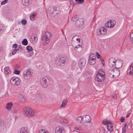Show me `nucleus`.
I'll return each mask as SVG.
<instances>
[{
    "instance_id": "obj_1",
    "label": "nucleus",
    "mask_w": 133,
    "mask_h": 133,
    "mask_svg": "<svg viewBox=\"0 0 133 133\" xmlns=\"http://www.w3.org/2000/svg\"><path fill=\"white\" fill-rule=\"evenodd\" d=\"M51 36L50 33L49 32L46 31L43 32L41 36V39L44 45H47L50 42V38Z\"/></svg>"
},
{
    "instance_id": "obj_2",
    "label": "nucleus",
    "mask_w": 133,
    "mask_h": 133,
    "mask_svg": "<svg viewBox=\"0 0 133 133\" xmlns=\"http://www.w3.org/2000/svg\"><path fill=\"white\" fill-rule=\"evenodd\" d=\"M95 79L98 82H102L105 79V74L104 70L101 69L97 72L95 77Z\"/></svg>"
},
{
    "instance_id": "obj_3",
    "label": "nucleus",
    "mask_w": 133,
    "mask_h": 133,
    "mask_svg": "<svg viewBox=\"0 0 133 133\" xmlns=\"http://www.w3.org/2000/svg\"><path fill=\"white\" fill-rule=\"evenodd\" d=\"M24 115L28 117H32L33 115V110L28 107H25L23 109Z\"/></svg>"
},
{
    "instance_id": "obj_4",
    "label": "nucleus",
    "mask_w": 133,
    "mask_h": 133,
    "mask_svg": "<svg viewBox=\"0 0 133 133\" xmlns=\"http://www.w3.org/2000/svg\"><path fill=\"white\" fill-rule=\"evenodd\" d=\"M50 76L47 75L42 78L41 80V83L42 86L44 88L47 87L49 82Z\"/></svg>"
},
{
    "instance_id": "obj_5",
    "label": "nucleus",
    "mask_w": 133,
    "mask_h": 133,
    "mask_svg": "<svg viewBox=\"0 0 133 133\" xmlns=\"http://www.w3.org/2000/svg\"><path fill=\"white\" fill-rule=\"evenodd\" d=\"M112 122L108 120L104 119L103 121V124L104 125H107V128L110 132H112L113 130Z\"/></svg>"
},
{
    "instance_id": "obj_6",
    "label": "nucleus",
    "mask_w": 133,
    "mask_h": 133,
    "mask_svg": "<svg viewBox=\"0 0 133 133\" xmlns=\"http://www.w3.org/2000/svg\"><path fill=\"white\" fill-rule=\"evenodd\" d=\"M96 62V57L95 55L93 53H91L89 55L88 60L89 64L91 65L95 64Z\"/></svg>"
},
{
    "instance_id": "obj_7",
    "label": "nucleus",
    "mask_w": 133,
    "mask_h": 133,
    "mask_svg": "<svg viewBox=\"0 0 133 133\" xmlns=\"http://www.w3.org/2000/svg\"><path fill=\"white\" fill-rule=\"evenodd\" d=\"M76 26L78 29H82L84 27V21L82 19L77 20L76 22Z\"/></svg>"
},
{
    "instance_id": "obj_8",
    "label": "nucleus",
    "mask_w": 133,
    "mask_h": 133,
    "mask_svg": "<svg viewBox=\"0 0 133 133\" xmlns=\"http://www.w3.org/2000/svg\"><path fill=\"white\" fill-rule=\"evenodd\" d=\"M115 23V22L114 20H109L106 23L105 26L108 28H112L114 26Z\"/></svg>"
},
{
    "instance_id": "obj_9",
    "label": "nucleus",
    "mask_w": 133,
    "mask_h": 133,
    "mask_svg": "<svg viewBox=\"0 0 133 133\" xmlns=\"http://www.w3.org/2000/svg\"><path fill=\"white\" fill-rule=\"evenodd\" d=\"M30 69H27L23 72V76L25 79H29L32 76L31 73L30 72Z\"/></svg>"
},
{
    "instance_id": "obj_10",
    "label": "nucleus",
    "mask_w": 133,
    "mask_h": 133,
    "mask_svg": "<svg viewBox=\"0 0 133 133\" xmlns=\"http://www.w3.org/2000/svg\"><path fill=\"white\" fill-rule=\"evenodd\" d=\"M91 119L90 118V116L88 115H86L83 116V123L84 125L86 126H88L87 124L90 122Z\"/></svg>"
},
{
    "instance_id": "obj_11",
    "label": "nucleus",
    "mask_w": 133,
    "mask_h": 133,
    "mask_svg": "<svg viewBox=\"0 0 133 133\" xmlns=\"http://www.w3.org/2000/svg\"><path fill=\"white\" fill-rule=\"evenodd\" d=\"M55 133H65V131L64 128L61 126L56 127L55 130Z\"/></svg>"
},
{
    "instance_id": "obj_12",
    "label": "nucleus",
    "mask_w": 133,
    "mask_h": 133,
    "mask_svg": "<svg viewBox=\"0 0 133 133\" xmlns=\"http://www.w3.org/2000/svg\"><path fill=\"white\" fill-rule=\"evenodd\" d=\"M86 61L85 58H81L79 63V66L81 68H84L86 64Z\"/></svg>"
},
{
    "instance_id": "obj_13",
    "label": "nucleus",
    "mask_w": 133,
    "mask_h": 133,
    "mask_svg": "<svg viewBox=\"0 0 133 133\" xmlns=\"http://www.w3.org/2000/svg\"><path fill=\"white\" fill-rule=\"evenodd\" d=\"M116 60L114 57L110 58L109 60V65L110 67H113L115 66Z\"/></svg>"
},
{
    "instance_id": "obj_14",
    "label": "nucleus",
    "mask_w": 133,
    "mask_h": 133,
    "mask_svg": "<svg viewBox=\"0 0 133 133\" xmlns=\"http://www.w3.org/2000/svg\"><path fill=\"white\" fill-rule=\"evenodd\" d=\"M121 67V66L120 67H119L118 68H117V67H115V68H116L117 70H116V69H114V73H113L114 75L113 76V78L115 77V78H116L118 77L119 75L120 74V71L119 70H118V69L120 68Z\"/></svg>"
},
{
    "instance_id": "obj_15",
    "label": "nucleus",
    "mask_w": 133,
    "mask_h": 133,
    "mask_svg": "<svg viewBox=\"0 0 133 133\" xmlns=\"http://www.w3.org/2000/svg\"><path fill=\"white\" fill-rule=\"evenodd\" d=\"M17 133H28V129L26 127H23L18 131Z\"/></svg>"
},
{
    "instance_id": "obj_16",
    "label": "nucleus",
    "mask_w": 133,
    "mask_h": 133,
    "mask_svg": "<svg viewBox=\"0 0 133 133\" xmlns=\"http://www.w3.org/2000/svg\"><path fill=\"white\" fill-rule=\"evenodd\" d=\"M114 68H110L107 71V74L111 78H113V76L114 75Z\"/></svg>"
},
{
    "instance_id": "obj_17",
    "label": "nucleus",
    "mask_w": 133,
    "mask_h": 133,
    "mask_svg": "<svg viewBox=\"0 0 133 133\" xmlns=\"http://www.w3.org/2000/svg\"><path fill=\"white\" fill-rule=\"evenodd\" d=\"M128 73L130 75H133V63H131L129 67Z\"/></svg>"
},
{
    "instance_id": "obj_18",
    "label": "nucleus",
    "mask_w": 133,
    "mask_h": 133,
    "mask_svg": "<svg viewBox=\"0 0 133 133\" xmlns=\"http://www.w3.org/2000/svg\"><path fill=\"white\" fill-rule=\"evenodd\" d=\"M99 31L100 34L102 35L105 34L107 32L106 28L104 27H102L100 28Z\"/></svg>"
},
{
    "instance_id": "obj_19",
    "label": "nucleus",
    "mask_w": 133,
    "mask_h": 133,
    "mask_svg": "<svg viewBox=\"0 0 133 133\" xmlns=\"http://www.w3.org/2000/svg\"><path fill=\"white\" fill-rule=\"evenodd\" d=\"M75 49L76 51L78 52H81L83 48L82 47H80L79 44L76 47H75Z\"/></svg>"
},
{
    "instance_id": "obj_20",
    "label": "nucleus",
    "mask_w": 133,
    "mask_h": 133,
    "mask_svg": "<svg viewBox=\"0 0 133 133\" xmlns=\"http://www.w3.org/2000/svg\"><path fill=\"white\" fill-rule=\"evenodd\" d=\"M59 60V62L60 63H62L64 64L65 63L66 61V58L64 57H61L58 59Z\"/></svg>"
},
{
    "instance_id": "obj_21",
    "label": "nucleus",
    "mask_w": 133,
    "mask_h": 133,
    "mask_svg": "<svg viewBox=\"0 0 133 133\" xmlns=\"http://www.w3.org/2000/svg\"><path fill=\"white\" fill-rule=\"evenodd\" d=\"M13 104L11 102L8 103H7L6 108L8 110H11V108Z\"/></svg>"
},
{
    "instance_id": "obj_22",
    "label": "nucleus",
    "mask_w": 133,
    "mask_h": 133,
    "mask_svg": "<svg viewBox=\"0 0 133 133\" xmlns=\"http://www.w3.org/2000/svg\"><path fill=\"white\" fill-rule=\"evenodd\" d=\"M19 98L21 102H23L25 100V98L24 96L22 94H20L19 95Z\"/></svg>"
},
{
    "instance_id": "obj_23",
    "label": "nucleus",
    "mask_w": 133,
    "mask_h": 133,
    "mask_svg": "<svg viewBox=\"0 0 133 133\" xmlns=\"http://www.w3.org/2000/svg\"><path fill=\"white\" fill-rule=\"evenodd\" d=\"M22 3L25 6H28L30 4L29 0H22Z\"/></svg>"
},
{
    "instance_id": "obj_24",
    "label": "nucleus",
    "mask_w": 133,
    "mask_h": 133,
    "mask_svg": "<svg viewBox=\"0 0 133 133\" xmlns=\"http://www.w3.org/2000/svg\"><path fill=\"white\" fill-rule=\"evenodd\" d=\"M68 102V101L66 99H64L61 105V107L62 108L64 107L66 105Z\"/></svg>"
},
{
    "instance_id": "obj_25",
    "label": "nucleus",
    "mask_w": 133,
    "mask_h": 133,
    "mask_svg": "<svg viewBox=\"0 0 133 133\" xmlns=\"http://www.w3.org/2000/svg\"><path fill=\"white\" fill-rule=\"evenodd\" d=\"M4 73L6 74H8L10 73L11 71L10 68L8 67L4 68Z\"/></svg>"
},
{
    "instance_id": "obj_26",
    "label": "nucleus",
    "mask_w": 133,
    "mask_h": 133,
    "mask_svg": "<svg viewBox=\"0 0 133 133\" xmlns=\"http://www.w3.org/2000/svg\"><path fill=\"white\" fill-rule=\"evenodd\" d=\"M83 117L82 116L78 117L77 119V120L78 122L81 123H83Z\"/></svg>"
},
{
    "instance_id": "obj_27",
    "label": "nucleus",
    "mask_w": 133,
    "mask_h": 133,
    "mask_svg": "<svg viewBox=\"0 0 133 133\" xmlns=\"http://www.w3.org/2000/svg\"><path fill=\"white\" fill-rule=\"evenodd\" d=\"M22 43L23 45H27L28 44L27 40L26 39H24L22 42Z\"/></svg>"
},
{
    "instance_id": "obj_28",
    "label": "nucleus",
    "mask_w": 133,
    "mask_h": 133,
    "mask_svg": "<svg viewBox=\"0 0 133 133\" xmlns=\"http://www.w3.org/2000/svg\"><path fill=\"white\" fill-rule=\"evenodd\" d=\"M80 19H78V17H77V15H75L74 16V17H72V18L71 20L72 21H76L78 20H80Z\"/></svg>"
},
{
    "instance_id": "obj_29",
    "label": "nucleus",
    "mask_w": 133,
    "mask_h": 133,
    "mask_svg": "<svg viewBox=\"0 0 133 133\" xmlns=\"http://www.w3.org/2000/svg\"><path fill=\"white\" fill-rule=\"evenodd\" d=\"M17 79L16 80L14 83L16 85H18L20 83V80L18 78H16Z\"/></svg>"
},
{
    "instance_id": "obj_30",
    "label": "nucleus",
    "mask_w": 133,
    "mask_h": 133,
    "mask_svg": "<svg viewBox=\"0 0 133 133\" xmlns=\"http://www.w3.org/2000/svg\"><path fill=\"white\" fill-rule=\"evenodd\" d=\"M127 128L128 127L127 126V124L125 123L124 126L122 128V132H126Z\"/></svg>"
},
{
    "instance_id": "obj_31",
    "label": "nucleus",
    "mask_w": 133,
    "mask_h": 133,
    "mask_svg": "<svg viewBox=\"0 0 133 133\" xmlns=\"http://www.w3.org/2000/svg\"><path fill=\"white\" fill-rule=\"evenodd\" d=\"M38 40V38L37 35L36 34L34 35V44L36 43Z\"/></svg>"
},
{
    "instance_id": "obj_32",
    "label": "nucleus",
    "mask_w": 133,
    "mask_h": 133,
    "mask_svg": "<svg viewBox=\"0 0 133 133\" xmlns=\"http://www.w3.org/2000/svg\"><path fill=\"white\" fill-rule=\"evenodd\" d=\"M26 49L29 51H32L33 50L32 48L30 46H28L26 47Z\"/></svg>"
},
{
    "instance_id": "obj_33",
    "label": "nucleus",
    "mask_w": 133,
    "mask_h": 133,
    "mask_svg": "<svg viewBox=\"0 0 133 133\" xmlns=\"http://www.w3.org/2000/svg\"><path fill=\"white\" fill-rule=\"evenodd\" d=\"M39 133H49L48 131L45 130L41 129L39 131Z\"/></svg>"
},
{
    "instance_id": "obj_34",
    "label": "nucleus",
    "mask_w": 133,
    "mask_h": 133,
    "mask_svg": "<svg viewBox=\"0 0 133 133\" xmlns=\"http://www.w3.org/2000/svg\"><path fill=\"white\" fill-rule=\"evenodd\" d=\"M78 3V4H82L84 2V0H75Z\"/></svg>"
},
{
    "instance_id": "obj_35",
    "label": "nucleus",
    "mask_w": 133,
    "mask_h": 133,
    "mask_svg": "<svg viewBox=\"0 0 133 133\" xmlns=\"http://www.w3.org/2000/svg\"><path fill=\"white\" fill-rule=\"evenodd\" d=\"M23 25H25L27 24V21L26 20L23 19L21 21Z\"/></svg>"
},
{
    "instance_id": "obj_36",
    "label": "nucleus",
    "mask_w": 133,
    "mask_h": 133,
    "mask_svg": "<svg viewBox=\"0 0 133 133\" xmlns=\"http://www.w3.org/2000/svg\"><path fill=\"white\" fill-rule=\"evenodd\" d=\"M8 0H4L1 3V4L2 5L5 4L8 2Z\"/></svg>"
},
{
    "instance_id": "obj_37",
    "label": "nucleus",
    "mask_w": 133,
    "mask_h": 133,
    "mask_svg": "<svg viewBox=\"0 0 133 133\" xmlns=\"http://www.w3.org/2000/svg\"><path fill=\"white\" fill-rule=\"evenodd\" d=\"M20 72V71L18 70H17L15 69L14 71V73L18 75Z\"/></svg>"
},
{
    "instance_id": "obj_38",
    "label": "nucleus",
    "mask_w": 133,
    "mask_h": 133,
    "mask_svg": "<svg viewBox=\"0 0 133 133\" xmlns=\"http://www.w3.org/2000/svg\"><path fill=\"white\" fill-rule=\"evenodd\" d=\"M67 122L68 121L67 120L65 119H62L61 121V122L62 123H67Z\"/></svg>"
},
{
    "instance_id": "obj_39",
    "label": "nucleus",
    "mask_w": 133,
    "mask_h": 133,
    "mask_svg": "<svg viewBox=\"0 0 133 133\" xmlns=\"http://www.w3.org/2000/svg\"><path fill=\"white\" fill-rule=\"evenodd\" d=\"M16 79H17L16 78H15L13 77L11 78V83H13V82H12V81L13 83H14Z\"/></svg>"
},
{
    "instance_id": "obj_40",
    "label": "nucleus",
    "mask_w": 133,
    "mask_h": 133,
    "mask_svg": "<svg viewBox=\"0 0 133 133\" xmlns=\"http://www.w3.org/2000/svg\"><path fill=\"white\" fill-rule=\"evenodd\" d=\"M130 39L132 41H133V32L131 33L130 35Z\"/></svg>"
},
{
    "instance_id": "obj_41",
    "label": "nucleus",
    "mask_w": 133,
    "mask_h": 133,
    "mask_svg": "<svg viewBox=\"0 0 133 133\" xmlns=\"http://www.w3.org/2000/svg\"><path fill=\"white\" fill-rule=\"evenodd\" d=\"M75 129L76 130H80L82 129V128L80 127H75Z\"/></svg>"
},
{
    "instance_id": "obj_42",
    "label": "nucleus",
    "mask_w": 133,
    "mask_h": 133,
    "mask_svg": "<svg viewBox=\"0 0 133 133\" xmlns=\"http://www.w3.org/2000/svg\"><path fill=\"white\" fill-rule=\"evenodd\" d=\"M30 19L32 21L33 20V13L32 14L30 15Z\"/></svg>"
},
{
    "instance_id": "obj_43",
    "label": "nucleus",
    "mask_w": 133,
    "mask_h": 133,
    "mask_svg": "<svg viewBox=\"0 0 133 133\" xmlns=\"http://www.w3.org/2000/svg\"><path fill=\"white\" fill-rule=\"evenodd\" d=\"M17 45L16 44H14L12 46V48H15V49H16V48H17Z\"/></svg>"
},
{
    "instance_id": "obj_44",
    "label": "nucleus",
    "mask_w": 133,
    "mask_h": 133,
    "mask_svg": "<svg viewBox=\"0 0 133 133\" xmlns=\"http://www.w3.org/2000/svg\"><path fill=\"white\" fill-rule=\"evenodd\" d=\"M17 51H16V49H15L12 52V54L13 55H15Z\"/></svg>"
},
{
    "instance_id": "obj_45",
    "label": "nucleus",
    "mask_w": 133,
    "mask_h": 133,
    "mask_svg": "<svg viewBox=\"0 0 133 133\" xmlns=\"http://www.w3.org/2000/svg\"><path fill=\"white\" fill-rule=\"evenodd\" d=\"M96 54L97 57L98 58H99L100 57V55L98 53V52H96Z\"/></svg>"
},
{
    "instance_id": "obj_46",
    "label": "nucleus",
    "mask_w": 133,
    "mask_h": 133,
    "mask_svg": "<svg viewBox=\"0 0 133 133\" xmlns=\"http://www.w3.org/2000/svg\"><path fill=\"white\" fill-rule=\"evenodd\" d=\"M36 96V97H37V98H42L41 95L40 94L37 95Z\"/></svg>"
},
{
    "instance_id": "obj_47",
    "label": "nucleus",
    "mask_w": 133,
    "mask_h": 133,
    "mask_svg": "<svg viewBox=\"0 0 133 133\" xmlns=\"http://www.w3.org/2000/svg\"><path fill=\"white\" fill-rule=\"evenodd\" d=\"M70 4L71 5H73L74 4V1L73 0H70Z\"/></svg>"
},
{
    "instance_id": "obj_48",
    "label": "nucleus",
    "mask_w": 133,
    "mask_h": 133,
    "mask_svg": "<svg viewBox=\"0 0 133 133\" xmlns=\"http://www.w3.org/2000/svg\"><path fill=\"white\" fill-rule=\"evenodd\" d=\"M124 118L123 117H122L120 118V120L121 122H123L124 120Z\"/></svg>"
},
{
    "instance_id": "obj_49",
    "label": "nucleus",
    "mask_w": 133,
    "mask_h": 133,
    "mask_svg": "<svg viewBox=\"0 0 133 133\" xmlns=\"http://www.w3.org/2000/svg\"><path fill=\"white\" fill-rule=\"evenodd\" d=\"M102 131L103 133H106V132L104 129L103 128H102Z\"/></svg>"
},
{
    "instance_id": "obj_50",
    "label": "nucleus",
    "mask_w": 133,
    "mask_h": 133,
    "mask_svg": "<svg viewBox=\"0 0 133 133\" xmlns=\"http://www.w3.org/2000/svg\"><path fill=\"white\" fill-rule=\"evenodd\" d=\"M112 97L114 98H116L117 97V95L116 94H115Z\"/></svg>"
},
{
    "instance_id": "obj_51",
    "label": "nucleus",
    "mask_w": 133,
    "mask_h": 133,
    "mask_svg": "<svg viewBox=\"0 0 133 133\" xmlns=\"http://www.w3.org/2000/svg\"><path fill=\"white\" fill-rule=\"evenodd\" d=\"M102 62L103 65V66H104V60H103V61H102Z\"/></svg>"
},
{
    "instance_id": "obj_52",
    "label": "nucleus",
    "mask_w": 133,
    "mask_h": 133,
    "mask_svg": "<svg viewBox=\"0 0 133 133\" xmlns=\"http://www.w3.org/2000/svg\"><path fill=\"white\" fill-rule=\"evenodd\" d=\"M57 8L56 7H54V11H57Z\"/></svg>"
},
{
    "instance_id": "obj_53",
    "label": "nucleus",
    "mask_w": 133,
    "mask_h": 133,
    "mask_svg": "<svg viewBox=\"0 0 133 133\" xmlns=\"http://www.w3.org/2000/svg\"><path fill=\"white\" fill-rule=\"evenodd\" d=\"M76 40L77 41H79V42H80V39L79 38H77Z\"/></svg>"
},
{
    "instance_id": "obj_54",
    "label": "nucleus",
    "mask_w": 133,
    "mask_h": 133,
    "mask_svg": "<svg viewBox=\"0 0 133 133\" xmlns=\"http://www.w3.org/2000/svg\"><path fill=\"white\" fill-rule=\"evenodd\" d=\"M16 51H18L19 50V48H18V47H17V48H16Z\"/></svg>"
},
{
    "instance_id": "obj_55",
    "label": "nucleus",
    "mask_w": 133,
    "mask_h": 133,
    "mask_svg": "<svg viewBox=\"0 0 133 133\" xmlns=\"http://www.w3.org/2000/svg\"><path fill=\"white\" fill-rule=\"evenodd\" d=\"M3 50V48L2 47L0 48V51H2Z\"/></svg>"
},
{
    "instance_id": "obj_56",
    "label": "nucleus",
    "mask_w": 133,
    "mask_h": 133,
    "mask_svg": "<svg viewBox=\"0 0 133 133\" xmlns=\"http://www.w3.org/2000/svg\"><path fill=\"white\" fill-rule=\"evenodd\" d=\"M36 14H37L36 13H34V18L36 16Z\"/></svg>"
},
{
    "instance_id": "obj_57",
    "label": "nucleus",
    "mask_w": 133,
    "mask_h": 133,
    "mask_svg": "<svg viewBox=\"0 0 133 133\" xmlns=\"http://www.w3.org/2000/svg\"><path fill=\"white\" fill-rule=\"evenodd\" d=\"M130 115V114H127V115L126 116V117H129Z\"/></svg>"
},
{
    "instance_id": "obj_58",
    "label": "nucleus",
    "mask_w": 133,
    "mask_h": 133,
    "mask_svg": "<svg viewBox=\"0 0 133 133\" xmlns=\"http://www.w3.org/2000/svg\"><path fill=\"white\" fill-rule=\"evenodd\" d=\"M94 19H95V18H94ZM94 21H95V19H94L92 21V23H94Z\"/></svg>"
},
{
    "instance_id": "obj_59",
    "label": "nucleus",
    "mask_w": 133,
    "mask_h": 133,
    "mask_svg": "<svg viewBox=\"0 0 133 133\" xmlns=\"http://www.w3.org/2000/svg\"><path fill=\"white\" fill-rule=\"evenodd\" d=\"M18 48H19V49H20V48H21V46H19L18 47Z\"/></svg>"
},
{
    "instance_id": "obj_60",
    "label": "nucleus",
    "mask_w": 133,
    "mask_h": 133,
    "mask_svg": "<svg viewBox=\"0 0 133 133\" xmlns=\"http://www.w3.org/2000/svg\"><path fill=\"white\" fill-rule=\"evenodd\" d=\"M20 22H18V24H20Z\"/></svg>"
},
{
    "instance_id": "obj_61",
    "label": "nucleus",
    "mask_w": 133,
    "mask_h": 133,
    "mask_svg": "<svg viewBox=\"0 0 133 133\" xmlns=\"http://www.w3.org/2000/svg\"><path fill=\"white\" fill-rule=\"evenodd\" d=\"M122 133H126V132H122Z\"/></svg>"
},
{
    "instance_id": "obj_62",
    "label": "nucleus",
    "mask_w": 133,
    "mask_h": 133,
    "mask_svg": "<svg viewBox=\"0 0 133 133\" xmlns=\"http://www.w3.org/2000/svg\"><path fill=\"white\" fill-rule=\"evenodd\" d=\"M1 30H0V31Z\"/></svg>"
}]
</instances>
